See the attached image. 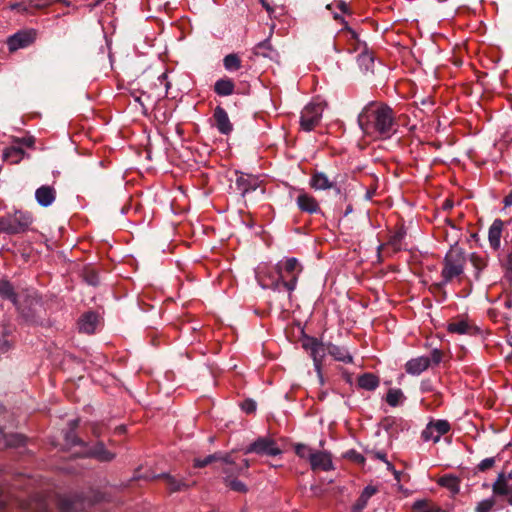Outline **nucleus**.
Instances as JSON below:
<instances>
[{
    "label": "nucleus",
    "instance_id": "nucleus-1",
    "mask_svg": "<svg viewBox=\"0 0 512 512\" xmlns=\"http://www.w3.org/2000/svg\"><path fill=\"white\" fill-rule=\"evenodd\" d=\"M358 125L363 134L374 140L389 139L397 131L393 109L383 102L372 101L358 115Z\"/></svg>",
    "mask_w": 512,
    "mask_h": 512
},
{
    "label": "nucleus",
    "instance_id": "nucleus-2",
    "mask_svg": "<svg viewBox=\"0 0 512 512\" xmlns=\"http://www.w3.org/2000/svg\"><path fill=\"white\" fill-rule=\"evenodd\" d=\"M302 270V265L296 258H285L275 266L259 267L257 279L263 288L278 292L285 290L290 297L297 286Z\"/></svg>",
    "mask_w": 512,
    "mask_h": 512
},
{
    "label": "nucleus",
    "instance_id": "nucleus-3",
    "mask_svg": "<svg viewBox=\"0 0 512 512\" xmlns=\"http://www.w3.org/2000/svg\"><path fill=\"white\" fill-rule=\"evenodd\" d=\"M466 264L465 253L461 248L452 247L445 255L441 271V285H446L461 277Z\"/></svg>",
    "mask_w": 512,
    "mask_h": 512
},
{
    "label": "nucleus",
    "instance_id": "nucleus-4",
    "mask_svg": "<svg viewBox=\"0 0 512 512\" xmlns=\"http://www.w3.org/2000/svg\"><path fill=\"white\" fill-rule=\"evenodd\" d=\"M33 223L30 212L16 210L0 217V233L16 235L27 232Z\"/></svg>",
    "mask_w": 512,
    "mask_h": 512
},
{
    "label": "nucleus",
    "instance_id": "nucleus-5",
    "mask_svg": "<svg viewBox=\"0 0 512 512\" xmlns=\"http://www.w3.org/2000/svg\"><path fill=\"white\" fill-rule=\"evenodd\" d=\"M334 19L344 24V27L337 34L335 43V49L338 52L344 50L348 53H358L362 49H366L367 44L359 39L358 34L348 26L342 17L334 13Z\"/></svg>",
    "mask_w": 512,
    "mask_h": 512
},
{
    "label": "nucleus",
    "instance_id": "nucleus-6",
    "mask_svg": "<svg viewBox=\"0 0 512 512\" xmlns=\"http://www.w3.org/2000/svg\"><path fill=\"white\" fill-rule=\"evenodd\" d=\"M443 358V352L439 349H433L431 356H419L408 360L404 366L407 374L418 376L429 367L437 366Z\"/></svg>",
    "mask_w": 512,
    "mask_h": 512
},
{
    "label": "nucleus",
    "instance_id": "nucleus-7",
    "mask_svg": "<svg viewBox=\"0 0 512 512\" xmlns=\"http://www.w3.org/2000/svg\"><path fill=\"white\" fill-rule=\"evenodd\" d=\"M323 106L320 103H310L306 105L300 116L301 129L310 132L319 123L322 118Z\"/></svg>",
    "mask_w": 512,
    "mask_h": 512
},
{
    "label": "nucleus",
    "instance_id": "nucleus-8",
    "mask_svg": "<svg viewBox=\"0 0 512 512\" xmlns=\"http://www.w3.org/2000/svg\"><path fill=\"white\" fill-rule=\"evenodd\" d=\"M451 430V425L447 420L437 419L430 421L421 433L423 441H432L437 443L441 436L447 434Z\"/></svg>",
    "mask_w": 512,
    "mask_h": 512
},
{
    "label": "nucleus",
    "instance_id": "nucleus-9",
    "mask_svg": "<svg viewBox=\"0 0 512 512\" xmlns=\"http://www.w3.org/2000/svg\"><path fill=\"white\" fill-rule=\"evenodd\" d=\"M494 496L503 497L512 506V472H500L492 484Z\"/></svg>",
    "mask_w": 512,
    "mask_h": 512
},
{
    "label": "nucleus",
    "instance_id": "nucleus-10",
    "mask_svg": "<svg viewBox=\"0 0 512 512\" xmlns=\"http://www.w3.org/2000/svg\"><path fill=\"white\" fill-rule=\"evenodd\" d=\"M37 38V31L35 29H25L18 31L7 39V46L10 52H15L19 49L26 48Z\"/></svg>",
    "mask_w": 512,
    "mask_h": 512
},
{
    "label": "nucleus",
    "instance_id": "nucleus-11",
    "mask_svg": "<svg viewBox=\"0 0 512 512\" xmlns=\"http://www.w3.org/2000/svg\"><path fill=\"white\" fill-rule=\"evenodd\" d=\"M245 453H256L259 455L276 456L281 453V450L277 446L274 440L270 438H259L252 444H250Z\"/></svg>",
    "mask_w": 512,
    "mask_h": 512
},
{
    "label": "nucleus",
    "instance_id": "nucleus-12",
    "mask_svg": "<svg viewBox=\"0 0 512 512\" xmlns=\"http://www.w3.org/2000/svg\"><path fill=\"white\" fill-rule=\"evenodd\" d=\"M298 209L307 214H318L321 213V207L318 200L306 192L304 189H299L298 194L295 198Z\"/></svg>",
    "mask_w": 512,
    "mask_h": 512
},
{
    "label": "nucleus",
    "instance_id": "nucleus-13",
    "mask_svg": "<svg viewBox=\"0 0 512 512\" xmlns=\"http://www.w3.org/2000/svg\"><path fill=\"white\" fill-rule=\"evenodd\" d=\"M233 465L234 461L232 460L231 456L227 454V456L223 459L222 468V472L225 474L224 483L227 487L235 492L246 493L248 490L246 485L242 481L237 480L236 477L233 478V474H230Z\"/></svg>",
    "mask_w": 512,
    "mask_h": 512
},
{
    "label": "nucleus",
    "instance_id": "nucleus-14",
    "mask_svg": "<svg viewBox=\"0 0 512 512\" xmlns=\"http://www.w3.org/2000/svg\"><path fill=\"white\" fill-rule=\"evenodd\" d=\"M504 229L505 223L499 218L495 219L490 225L488 229V242L493 251H498L501 248V239Z\"/></svg>",
    "mask_w": 512,
    "mask_h": 512
},
{
    "label": "nucleus",
    "instance_id": "nucleus-15",
    "mask_svg": "<svg viewBox=\"0 0 512 512\" xmlns=\"http://www.w3.org/2000/svg\"><path fill=\"white\" fill-rule=\"evenodd\" d=\"M309 463L313 471H331L334 469L332 455L327 451H315Z\"/></svg>",
    "mask_w": 512,
    "mask_h": 512
},
{
    "label": "nucleus",
    "instance_id": "nucleus-16",
    "mask_svg": "<svg viewBox=\"0 0 512 512\" xmlns=\"http://www.w3.org/2000/svg\"><path fill=\"white\" fill-rule=\"evenodd\" d=\"M260 183L259 177L252 174L240 173L236 179V187L242 196L255 191L260 186Z\"/></svg>",
    "mask_w": 512,
    "mask_h": 512
},
{
    "label": "nucleus",
    "instance_id": "nucleus-17",
    "mask_svg": "<svg viewBox=\"0 0 512 512\" xmlns=\"http://www.w3.org/2000/svg\"><path fill=\"white\" fill-rule=\"evenodd\" d=\"M213 118L215 120V125L221 134L228 135L233 130V125L229 120L228 114L221 106H217L214 109Z\"/></svg>",
    "mask_w": 512,
    "mask_h": 512
},
{
    "label": "nucleus",
    "instance_id": "nucleus-18",
    "mask_svg": "<svg viewBox=\"0 0 512 512\" xmlns=\"http://www.w3.org/2000/svg\"><path fill=\"white\" fill-rule=\"evenodd\" d=\"M309 185L316 191L334 188V182L331 181L324 172L319 171L312 173Z\"/></svg>",
    "mask_w": 512,
    "mask_h": 512
},
{
    "label": "nucleus",
    "instance_id": "nucleus-19",
    "mask_svg": "<svg viewBox=\"0 0 512 512\" xmlns=\"http://www.w3.org/2000/svg\"><path fill=\"white\" fill-rule=\"evenodd\" d=\"M35 198L41 206L47 207L55 201L56 191L52 186L43 185L36 190Z\"/></svg>",
    "mask_w": 512,
    "mask_h": 512
},
{
    "label": "nucleus",
    "instance_id": "nucleus-20",
    "mask_svg": "<svg viewBox=\"0 0 512 512\" xmlns=\"http://www.w3.org/2000/svg\"><path fill=\"white\" fill-rule=\"evenodd\" d=\"M253 53L256 56H262L264 58H268L270 60H278L279 53L277 50L271 45L270 39H265L264 41L258 43L254 49Z\"/></svg>",
    "mask_w": 512,
    "mask_h": 512
},
{
    "label": "nucleus",
    "instance_id": "nucleus-21",
    "mask_svg": "<svg viewBox=\"0 0 512 512\" xmlns=\"http://www.w3.org/2000/svg\"><path fill=\"white\" fill-rule=\"evenodd\" d=\"M0 297L11 301L19 311L21 310L17 293L13 285L6 279H0Z\"/></svg>",
    "mask_w": 512,
    "mask_h": 512
},
{
    "label": "nucleus",
    "instance_id": "nucleus-22",
    "mask_svg": "<svg viewBox=\"0 0 512 512\" xmlns=\"http://www.w3.org/2000/svg\"><path fill=\"white\" fill-rule=\"evenodd\" d=\"M98 321V316L94 312L85 313L78 322L79 331L92 334L96 329V324Z\"/></svg>",
    "mask_w": 512,
    "mask_h": 512
},
{
    "label": "nucleus",
    "instance_id": "nucleus-23",
    "mask_svg": "<svg viewBox=\"0 0 512 512\" xmlns=\"http://www.w3.org/2000/svg\"><path fill=\"white\" fill-rule=\"evenodd\" d=\"M235 91V83L228 77L218 79L214 84V92L221 97L230 96Z\"/></svg>",
    "mask_w": 512,
    "mask_h": 512
},
{
    "label": "nucleus",
    "instance_id": "nucleus-24",
    "mask_svg": "<svg viewBox=\"0 0 512 512\" xmlns=\"http://www.w3.org/2000/svg\"><path fill=\"white\" fill-rule=\"evenodd\" d=\"M356 59L361 70L365 72L372 71L374 67V55L373 52L369 50L368 46H366V49H362L358 52Z\"/></svg>",
    "mask_w": 512,
    "mask_h": 512
},
{
    "label": "nucleus",
    "instance_id": "nucleus-25",
    "mask_svg": "<svg viewBox=\"0 0 512 512\" xmlns=\"http://www.w3.org/2000/svg\"><path fill=\"white\" fill-rule=\"evenodd\" d=\"M327 353L337 361L344 363H351L353 361L351 354L346 348L335 344L329 343L327 345Z\"/></svg>",
    "mask_w": 512,
    "mask_h": 512
},
{
    "label": "nucleus",
    "instance_id": "nucleus-26",
    "mask_svg": "<svg viewBox=\"0 0 512 512\" xmlns=\"http://www.w3.org/2000/svg\"><path fill=\"white\" fill-rule=\"evenodd\" d=\"M379 383V378L373 373H364L358 377V386L367 391L375 390Z\"/></svg>",
    "mask_w": 512,
    "mask_h": 512
},
{
    "label": "nucleus",
    "instance_id": "nucleus-27",
    "mask_svg": "<svg viewBox=\"0 0 512 512\" xmlns=\"http://www.w3.org/2000/svg\"><path fill=\"white\" fill-rule=\"evenodd\" d=\"M89 456L96 458L99 461H111L114 454L108 451L103 443H97L90 451Z\"/></svg>",
    "mask_w": 512,
    "mask_h": 512
},
{
    "label": "nucleus",
    "instance_id": "nucleus-28",
    "mask_svg": "<svg viewBox=\"0 0 512 512\" xmlns=\"http://www.w3.org/2000/svg\"><path fill=\"white\" fill-rule=\"evenodd\" d=\"M25 152L19 147H9L3 152V160L11 164H18L24 157Z\"/></svg>",
    "mask_w": 512,
    "mask_h": 512
},
{
    "label": "nucleus",
    "instance_id": "nucleus-29",
    "mask_svg": "<svg viewBox=\"0 0 512 512\" xmlns=\"http://www.w3.org/2000/svg\"><path fill=\"white\" fill-rule=\"evenodd\" d=\"M163 479L165 481L167 489L170 492L186 490L189 487V485L185 483L183 480L177 479L171 475H164Z\"/></svg>",
    "mask_w": 512,
    "mask_h": 512
},
{
    "label": "nucleus",
    "instance_id": "nucleus-30",
    "mask_svg": "<svg viewBox=\"0 0 512 512\" xmlns=\"http://www.w3.org/2000/svg\"><path fill=\"white\" fill-rule=\"evenodd\" d=\"M309 346L315 362H317L318 359L323 358L325 353L327 352V345L325 346L322 342H319L315 338L310 339Z\"/></svg>",
    "mask_w": 512,
    "mask_h": 512
},
{
    "label": "nucleus",
    "instance_id": "nucleus-31",
    "mask_svg": "<svg viewBox=\"0 0 512 512\" xmlns=\"http://www.w3.org/2000/svg\"><path fill=\"white\" fill-rule=\"evenodd\" d=\"M223 65L227 71H237L242 67V61L237 54L231 53L224 57Z\"/></svg>",
    "mask_w": 512,
    "mask_h": 512
},
{
    "label": "nucleus",
    "instance_id": "nucleus-32",
    "mask_svg": "<svg viewBox=\"0 0 512 512\" xmlns=\"http://www.w3.org/2000/svg\"><path fill=\"white\" fill-rule=\"evenodd\" d=\"M227 455H222L221 453H214V454H211V455H208L206 456L205 458L203 459H200V458H197L194 460V467L196 468H203L215 461H221L223 463V459L226 457Z\"/></svg>",
    "mask_w": 512,
    "mask_h": 512
},
{
    "label": "nucleus",
    "instance_id": "nucleus-33",
    "mask_svg": "<svg viewBox=\"0 0 512 512\" xmlns=\"http://www.w3.org/2000/svg\"><path fill=\"white\" fill-rule=\"evenodd\" d=\"M404 399L403 392L400 389H390L386 394V402L392 406H398Z\"/></svg>",
    "mask_w": 512,
    "mask_h": 512
},
{
    "label": "nucleus",
    "instance_id": "nucleus-34",
    "mask_svg": "<svg viewBox=\"0 0 512 512\" xmlns=\"http://www.w3.org/2000/svg\"><path fill=\"white\" fill-rule=\"evenodd\" d=\"M58 506L61 512H68L70 510H76L80 506L77 500H74L70 497H61L58 501Z\"/></svg>",
    "mask_w": 512,
    "mask_h": 512
},
{
    "label": "nucleus",
    "instance_id": "nucleus-35",
    "mask_svg": "<svg viewBox=\"0 0 512 512\" xmlns=\"http://www.w3.org/2000/svg\"><path fill=\"white\" fill-rule=\"evenodd\" d=\"M470 329L471 326L464 320L452 322L448 325V331L451 333L467 334L469 333Z\"/></svg>",
    "mask_w": 512,
    "mask_h": 512
},
{
    "label": "nucleus",
    "instance_id": "nucleus-36",
    "mask_svg": "<svg viewBox=\"0 0 512 512\" xmlns=\"http://www.w3.org/2000/svg\"><path fill=\"white\" fill-rule=\"evenodd\" d=\"M405 232L399 230L390 236L387 245L390 246L394 252L401 250L402 240L404 239Z\"/></svg>",
    "mask_w": 512,
    "mask_h": 512
},
{
    "label": "nucleus",
    "instance_id": "nucleus-37",
    "mask_svg": "<svg viewBox=\"0 0 512 512\" xmlns=\"http://www.w3.org/2000/svg\"><path fill=\"white\" fill-rule=\"evenodd\" d=\"M470 262L477 270L476 277H478L479 273L487 266V259L476 253L470 255Z\"/></svg>",
    "mask_w": 512,
    "mask_h": 512
},
{
    "label": "nucleus",
    "instance_id": "nucleus-38",
    "mask_svg": "<svg viewBox=\"0 0 512 512\" xmlns=\"http://www.w3.org/2000/svg\"><path fill=\"white\" fill-rule=\"evenodd\" d=\"M295 453L298 457L306 459L310 462V459L315 451L305 444H296L294 447Z\"/></svg>",
    "mask_w": 512,
    "mask_h": 512
},
{
    "label": "nucleus",
    "instance_id": "nucleus-39",
    "mask_svg": "<svg viewBox=\"0 0 512 512\" xmlns=\"http://www.w3.org/2000/svg\"><path fill=\"white\" fill-rule=\"evenodd\" d=\"M5 445L10 447H18L24 444V437L19 434H10L4 436Z\"/></svg>",
    "mask_w": 512,
    "mask_h": 512
},
{
    "label": "nucleus",
    "instance_id": "nucleus-40",
    "mask_svg": "<svg viewBox=\"0 0 512 512\" xmlns=\"http://www.w3.org/2000/svg\"><path fill=\"white\" fill-rule=\"evenodd\" d=\"M250 466V463L247 459H242L240 464H237L234 462V465L232 466V471L230 474H233V478L237 477L238 475L244 474L245 471L248 470Z\"/></svg>",
    "mask_w": 512,
    "mask_h": 512
},
{
    "label": "nucleus",
    "instance_id": "nucleus-41",
    "mask_svg": "<svg viewBox=\"0 0 512 512\" xmlns=\"http://www.w3.org/2000/svg\"><path fill=\"white\" fill-rule=\"evenodd\" d=\"M494 505H495L494 498H487V499L480 501L477 504L475 511L476 512H490L492 510V508L494 507Z\"/></svg>",
    "mask_w": 512,
    "mask_h": 512
},
{
    "label": "nucleus",
    "instance_id": "nucleus-42",
    "mask_svg": "<svg viewBox=\"0 0 512 512\" xmlns=\"http://www.w3.org/2000/svg\"><path fill=\"white\" fill-rule=\"evenodd\" d=\"M440 484L451 490H458L459 481L454 476H445L441 478Z\"/></svg>",
    "mask_w": 512,
    "mask_h": 512
},
{
    "label": "nucleus",
    "instance_id": "nucleus-43",
    "mask_svg": "<svg viewBox=\"0 0 512 512\" xmlns=\"http://www.w3.org/2000/svg\"><path fill=\"white\" fill-rule=\"evenodd\" d=\"M333 6H336L344 14H351V10H350L349 6L347 5L346 2H344L342 0L336 1V2H334L332 4H328L326 6V8L328 10H332Z\"/></svg>",
    "mask_w": 512,
    "mask_h": 512
},
{
    "label": "nucleus",
    "instance_id": "nucleus-44",
    "mask_svg": "<svg viewBox=\"0 0 512 512\" xmlns=\"http://www.w3.org/2000/svg\"><path fill=\"white\" fill-rule=\"evenodd\" d=\"M495 464V458H485L483 459L477 466L478 470L484 472L490 468H492Z\"/></svg>",
    "mask_w": 512,
    "mask_h": 512
},
{
    "label": "nucleus",
    "instance_id": "nucleus-45",
    "mask_svg": "<svg viewBox=\"0 0 512 512\" xmlns=\"http://www.w3.org/2000/svg\"><path fill=\"white\" fill-rule=\"evenodd\" d=\"M241 409L248 414L253 413L256 410V403L251 399L244 400L241 403Z\"/></svg>",
    "mask_w": 512,
    "mask_h": 512
},
{
    "label": "nucleus",
    "instance_id": "nucleus-46",
    "mask_svg": "<svg viewBox=\"0 0 512 512\" xmlns=\"http://www.w3.org/2000/svg\"><path fill=\"white\" fill-rule=\"evenodd\" d=\"M368 500L360 495L352 507V512H361L367 505Z\"/></svg>",
    "mask_w": 512,
    "mask_h": 512
},
{
    "label": "nucleus",
    "instance_id": "nucleus-47",
    "mask_svg": "<svg viewBox=\"0 0 512 512\" xmlns=\"http://www.w3.org/2000/svg\"><path fill=\"white\" fill-rule=\"evenodd\" d=\"M375 492H376V489H375L374 487L367 486V487L363 490V492H362L361 496H362V497H364L365 499L369 500V498H370L372 495H374V494H375Z\"/></svg>",
    "mask_w": 512,
    "mask_h": 512
},
{
    "label": "nucleus",
    "instance_id": "nucleus-48",
    "mask_svg": "<svg viewBox=\"0 0 512 512\" xmlns=\"http://www.w3.org/2000/svg\"><path fill=\"white\" fill-rule=\"evenodd\" d=\"M17 142H19L27 147H33L34 143H35V139L33 137H25V138L17 140Z\"/></svg>",
    "mask_w": 512,
    "mask_h": 512
},
{
    "label": "nucleus",
    "instance_id": "nucleus-49",
    "mask_svg": "<svg viewBox=\"0 0 512 512\" xmlns=\"http://www.w3.org/2000/svg\"><path fill=\"white\" fill-rule=\"evenodd\" d=\"M421 512H446L445 510L441 509L438 506L431 505L427 506L425 509H423Z\"/></svg>",
    "mask_w": 512,
    "mask_h": 512
},
{
    "label": "nucleus",
    "instance_id": "nucleus-50",
    "mask_svg": "<svg viewBox=\"0 0 512 512\" xmlns=\"http://www.w3.org/2000/svg\"><path fill=\"white\" fill-rule=\"evenodd\" d=\"M503 203L506 207L512 206V190L504 197Z\"/></svg>",
    "mask_w": 512,
    "mask_h": 512
},
{
    "label": "nucleus",
    "instance_id": "nucleus-51",
    "mask_svg": "<svg viewBox=\"0 0 512 512\" xmlns=\"http://www.w3.org/2000/svg\"><path fill=\"white\" fill-rule=\"evenodd\" d=\"M374 456H375V458H377L379 460H382V461L386 462L388 465H390V463L386 459V454L381 453V452H377V453L374 454Z\"/></svg>",
    "mask_w": 512,
    "mask_h": 512
},
{
    "label": "nucleus",
    "instance_id": "nucleus-52",
    "mask_svg": "<svg viewBox=\"0 0 512 512\" xmlns=\"http://www.w3.org/2000/svg\"><path fill=\"white\" fill-rule=\"evenodd\" d=\"M4 505H5V499L3 497L2 489L0 488V510L3 508Z\"/></svg>",
    "mask_w": 512,
    "mask_h": 512
},
{
    "label": "nucleus",
    "instance_id": "nucleus-53",
    "mask_svg": "<svg viewBox=\"0 0 512 512\" xmlns=\"http://www.w3.org/2000/svg\"><path fill=\"white\" fill-rule=\"evenodd\" d=\"M12 9H15L17 11H24L25 8L22 6V4H15L11 6Z\"/></svg>",
    "mask_w": 512,
    "mask_h": 512
},
{
    "label": "nucleus",
    "instance_id": "nucleus-54",
    "mask_svg": "<svg viewBox=\"0 0 512 512\" xmlns=\"http://www.w3.org/2000/svg\"><path fill=\"white\" fill-rule=\"evenodd\" d=\"M39 512H48L46 506L43 503L37 504Z\"/></svg>",
    "mask_w": 512,
    "mask_h": 512
},
{
    "label": "nucleus",
    "instance_id": "nucleus-55",
    "mask_svg": "<svg viewBox=\"0 0 512 512\" xmlns=\"http://www.w3.org/2000/svg\"><path fill=\"white\" fill-rule=\"evenodd\" d=\"M424 506V502L423 501H417L415 504H414V508H422Z\"/></svg>",
    "mask_w": 512,
    "mask_h": 512
},
{
    "label": "nucleus",
    "instance_id": "nucleus-56",
    "mask_svg": "<svg viewBox=\"0 0 512 512\" xmlns=\"http://www.w3.org/2000/svg\"><path fill=\"white\" fill-rule=\"evenodd\" d=\"M71 426H72V429L76 428L78 426V420H73L71 421Z\"/></svg>",
    "mask_w": 512,
    "mask_h": 512
},
{
    "label": "nucleus",
    "instance_id": "nucleus-57",
    "mask_svg": "<svg viewBox=\"0 0 512 512\" xmlns=\"http://www.w3.org/2000/svg\"><path fill=\"white\" fill-rule=\"evenodd\" d=\"M263 6L266 8L267 11H271L272 9L268 4H266L264 1H262Z\"/></svg>",
    "mask_w": 512,
    "mask_h": 512
},
{
    "label": "nucleus",
    "instance_id": "nucleus-58",
    "mask_svg": "<svg viewBox=\"0 0 512 512\" xmlns=\"http://www.w3.org/2000/svg\"><path fill=\"white\" fill-rule=\"evenodd\" d=\"M90 283H91L92 285H95V284H96V282H95V281H92V280L90 281Z\"/></svg>",
    "mask_w": 512,
    "mask_h": 512
}]
</instances>
